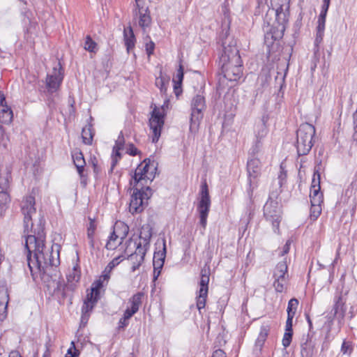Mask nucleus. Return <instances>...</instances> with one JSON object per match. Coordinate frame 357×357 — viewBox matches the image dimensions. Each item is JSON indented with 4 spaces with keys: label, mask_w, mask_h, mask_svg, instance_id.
Segmentation results:
<instances>
[{
    "label": "nucleus",
    "mask_w": 357,
    "mask_h": 357,
    "mask_svg": "<svg viewBox=\"0 0 357 357\" xmlns=\"http://www.w3.org/2000/svg\"><path fill=\"white\" fill-rule=\"evenodd\" d=\"M156 167L150 160H144L136 168L134 175L130 180L132 186H139L142 189L146 188L155 178Z\"/></svg>",
    "instance_id": "20e7f679"
},
{
    "label": "nucleus",
    "mask_w": 357,
    "mask_h": 357,
    "mask_svg": "<svg viewBox=\"0 0 357 357\" xmlns=\"http://www.w3.org/2000/svg\"><path fill=\"white\" fill-rule=\"evenodd\" d=\"M9 357H22L20 354L17 351H12Z\"/></svg>",
    "instance_id": "69168bd1"
},
{
    "label": "nucleus",
    "mask_w": 357,
    "mask_h": 357,
    "mask_svg": "<svg viewBox=\"0 0 357 357\" xmlns=\"http://www.w3.org/2000/svg\"><path fill=\"white\" fill-rule=\"evenodd\" d=\"M147 250L140 246H136L135 248L131 247L128 252H125L128 255V259L132 262V271L135 272L141 266L144 259Z\"/></svg>",
    "instance_id": "f3484780"
},
{
    "label": "nucleus",
    "mask_w": 357,
    "mask_h": 357,
    "mask_svg": "<svg viewBox=\"0 0 357 357\" xmlns=\"http://www.w3.org/2000/svg\"><path fill=\"white\" fill-rule=\"evenodd\" d=\"M293 332L285 331L282 338V345L284 348L288 347L291 342Z\"/></svg>",
    "instance_id": "a18cd8bd"
},
{
    "label": "nucleus",
    "mask_w": 357,
    "mask_h": 357,
    "mask_svg": "<svg viewBox=\"0 0 357 357\" xmlns=\"http://www.w3.org/2000/svg\"><path fill=\"white\" fill-rule=\"evenodd\" d=\"M206 109L205 98L202 95H197L194 97L191 103V128L197 126L203 118V112Z\"/></svg>",
    "instance_id": "ddd939ff"
},
{
    "label": "nucleus",
    "mask_w": 357,
    "mask_h": 357,
    "mask_svg": "<svg viewBox=\"0 0 357 357\" xmlns=\"http://www.w3.org/2000/svg\"><path fill=\"white\" fill-rule=\"evenodd\" d=\"M124 144V139L122 135H119L113 147L112 167L113 168L121 158L120 150L123 149Z\"/></svg>",
    "instance_id": "5701e85b"
},
{
    "label": "nucleus",
    "mask_w": 357,
    "mask_h": 357,
    "mask_svg": "<svg viewBox=\"0 0 357 357\" xmlns=\"http://www.w3.org/2000/svg\"><path fill=\"white\" fill-rule=\"evenodd\" d=\"M320 186H317L310 188V203H322L323 202V194L321 192Z\"/></svg>",
    "instance_id": "7c9ffc66"
},
{
    "label": "nucleus",
    "mask_w": 357,
    "mask_h": 357,
    "mask_svg": "<svg viewBox=\"0 0 357 357\" xmlns=\"http://www.w3.org/2000/svg\"><path fill=\"white\" fill-rule=\"evenodd\" d=\"M137 149L132 144H130L128 149V153L131 155H136L137 154Z\"/></svg>",
    "instance_id": "052dcab7"
},
{
    "label": "nucleus",
    "mask_w": 357,
    "mask_h": 357,
    "mask_svg": "<svg viewBox=\"0 0 357 357\" xmlns=\"http://www.w3.org/2000/svg\"><path fill=\"white\" fill-rule=\"evenodd\" d=\"M298 305V301L296 298H291L289 300L287 306V316L294 317L295 316L297 307Z\"/></svg>",
    "instance_id": "58836bf2"
},
{
    "label": "nucleus",
    "mask_w": 357,
    "mask_h": 357,
    "mask_svg": "<svg viewBox=\"0 0 357 357\" xmlns=\"http://www.w3.org/2000/svg\"><path fill=\"white\" fill-rule=\"evenodd\" d=\"M96 227L94 223L93 222H90V225L87 229V235L89 238L91 240V245L93 246V234L95 231Z\"/></svg>",
    "instance_id": "09e8293b"
},
{
    "label": "nucleus",
    "mask_w": 357,
    "mask_h": 357,
    "mask_svg": "<svg viewBox=\"0 0 357 357\" xmlns=\"http://www.w3.org/2000/svg\"><path fill=\"white\" fill-rule=\"evenodd\" d=\"M289 2L287 5H280L275 9V17L277 23L278 24V33H272V38L274 40L279 39L282 37L283 33L285 30V24L288 22Z\"/></svg>",
    "instance_id": "4468645a"
},
{
    "label": "nucleus",
    "mask_w": 357,
    "mask_h": 357,
    "mask_svg": "<svg viewBox=\"0 0 357 357\" xmlns=\"http://www.w3.org/2000/svg\"><path fill=\"white\" fill-rule=\"evenodd\" d=\"M132 317V314L127 316V311L126 310L123 314V317L120 319L119 321V327L123 328L128 325V320Z\"/></svg>",
    "instance_id": "49530a36"
},
{
    "label": "nucleus",
    "mask_w": 357,
    "mask_h": 357,
    "mask_svg": "<svg viewBox=\"0 0 357 357\" xmlns=\"http://www.w3.org/2000/svg\"><path fill=\"white\" fill-rule=\"evenodd\" d=\"M63 79V72L61 63L57 62L53 67L52 71L47 75L45 84L47 92L53 93L56 92Z\"/></svg>",
    "instance_id": "9b49d317"
},
{
    "label": "nucleus",
    "mask_w": 357,
    "mask_h": 357,
    "mask_svg": "<svg viewBox=\"0 0 357 357\" xmlns=\"http://www.w3.org/2000/svg\"><path fill=\"white\" fill-rule=\"evenodd\" d=\"M96 303H92L91 301H84L83 305L82 307V317H81V322L82 324H86L89 318L90 317V313L93 310Z\"/></svg>",
    "instance_id": "cd10ccee"
},
{
    "label": "nucleus",
    "mask_w": 357,
    "mask_h": 357,
    "mask_svg": "<svg viewBox=\"0 0 357 357\" xmlns=\"http://www.w3.org/2000/svg\"><path fill=\"white\" fill-rule=\"evenodd\" d=\"M324 34V31L317 30L316 38H315V43L317 45L322 41Z\"/></svg>",
    "instance_id": "4d7b16f0"
},
{
    "label": "nucleus",
    "mask_w": 357,
    "mask_h": 357,
    "mask_svg": "<svg viewBox=\"0 0 357 357\" xmlns=\"http://www.w3.org/2000/svg\"><path fill=\"white\" fill-rule=\"evenodd\" d=\"M321 213V203H311L310 208V219L315 220L318 218Z\"/></svg>",
    "instance_id": "c9c22d12"
},
{
    "label": "nucleus",
    "mask_w": 357,
    "mask_h": 357,
    "mask_svg": "<svg viewBox=\"0 0 357 357\" xmlns=\"http://www.w3.org/2000/svg\"><path fill=\"white\" fill-rule=\"evenodd\" d=\"M10 202L8 190H0V215L7 208V204Z\"/></svg>",
    "instance_id": "f704fd0d"
},
{
    "label": "nucleus",
    "mask_w": 357,
    "mask_h": 357,
    "mask_svg": "<svg viewBox=\"0 0 357 357\" xmlns=\"http://www.w3.org/2000/svg\"><path fill=\"white\" fill-rule=\"evenodd\" d=\"M137 10L135 11V15L139 17V25L145 31L146 29L149 27L151 24L150 11L148 7H142Z\"/></svg>",
    "instance_id": "6ab92c4d"
},
{
    "label": "nucleus",
    "mask_w": 357,
    "mask_h": 357,
    "mask_svg": "<svg viewBox=\"0 0 357 357\" xmlns=\"http://www.w3.org/2000/svg\"><path fill=\"white\" fill-rule=\"evenodd\" d=\"M4 137V130L3 127L0 125V143L3 141Z\"/></svg>",
    "instance_id": "0e129e2a"
},
{
    "label": "nucleus",
    "mask_w": 357,
    "mask_h": 357,
    "mask_svg": "<svg viewBox=\"0 0 357 357\" xmlns=\"http://www.w3.org/2000/svg\"><path fill=\"white\" fill-rule=\"evenodd\" d=\"M152 236V229L149 225H144L140 230L139 234V241L137 242L133 239L130 238L127 242V246L126 248V252H128L131 247L135 248L136 246L142 247L148 250L149 247V241Z\"/></svg>",
    "instance_id": "dca6fc26"
},
{
    "label": "nucleus",
    "mask_w": 357,
    "mask_h": 357,
    "mask_svg": "<svg viewBox=\"0 0 357 357\" xmlns=\"http://www.w3.org/2000/svg\"><path fill=\"white\" fill-rule=\"evenodd\" d=\"M280 208L277 202L268 200L264 206V215L266 219L272 223L273 230L278 232L281 219Z\"/></svg>",
    "instance_id": "9d476101"
},
{
    "label": "nucleus",
    "mask_w": 357,
    "mask_h": 357,
    "mask_svg": "<svg viewBox=\"0 0 357 357\" xmlns=\"http://www.w3.org/2000/svg\"><path fill=\"white\" fill-rule=\"evenodd\" d=\"M334 311L335 314H337L340 312H344L345 311L344 309V301L342 300V296L341 294L336 296L334 299Z\"/></svg>",
    "instance_id": "e433bc0d"
},
{
    "label": "nucleus",
    "mask_w": 357,
    "mask_h": 357,
    "mask_svg": "<svg viewBox=\"0 0 357 357\" xmlns=\"http://www.w3.org/2000/svg\"><path fill=\"white\" fill-rule=\"evenodd\" d=\"M291 240H288L285 245H284L283 248H282V251L281 252V255L283 256L285 254L288 253L289 251V248H290V245H291Z\"/></svg>",
    "instance_id": "13d9d810"
},
{
    "label": "nucleus",
    "mask_w": 357,
    "mask_h": 357,
    "mask_svg": "<svg viewBox=\"0 0 357 357\" xmlns=\"http://www.w3.org/2000/svg\"><path fill=\"white\" fill-rule=\"evenodd\" d=\"M326 14H327V12H324V11L321 10V13L319 14V18L326 19Z\"/></svg>",
    "instance_id": "338daca9"
},
{
    "label": "nucleus",
    "mask_w": 357,
    "mask_h": 357,
    "mask_svg": "<svg viewBox=\"0 0 357 357\" xmlns=\"http://www.w3.org/2000/svg\"><path fill=\"white\" fill-rule=\"evenodd\" d=\"M155 245L158 246L159 248H162V250L154 252L153 260L154 280H156L160 275L161 270L164 265L166 257V241L164 238L161 241H158Z\"/></svg>",
    "instance_id": "2eb2a0df"
},
{
    "label": "nucleus",
    "mask_w": 357,
    "mask_h": 357,
    "mask_svg": "<svg viewBox=\"0 0 357 357\" xmlns=\"http://www.w3.org/2000/svg\"><path fill=\"white\" fill-rule=\"evenodd\" d=\"M134 191L131 195L129 206V211L132 214L139 213L142 212L145 206L148 204V200L151 197V189L146 186L141 188L139 186H132Z\"/></svg>",
    "instance_id": "39448f33"
},
{
    "label": "nucleus",
    "mask_w": 357,
    "mask_h": 357,
    "mask_svg": "<svg viewBox=\"0 0 357 357\" xmlns=\"http://www.w3.org/2000/svg\"><path fill=\"white\" fill-rule=\"evenodd\" d=\"M13 117V111L6 105V98L3 93L0 91V121L7 122Z\"/></svg>",
    "instance_id": "412c9836"
},
{
    "label": "nucleus",
    "mask_w": 357,
    "mask_h": 357,
    "mask_svg": "<svg viewBox=\"0 0 357 357\" xmlns=\"http://www.w3.org/2000/svg\"><path fill=\"white\" fill-rule=\"evenodd\" d=\"M11 171L6 167L5 169L0 172V190H8L9 188L10 179L11 178Z\"/></svg>",
    "instance_id": "bb28decb"
},
{
    "label": "nucleus",
    "mask_w": 357,
    "mask_h": 357,
    "mask_svg": "<svg viewBox=\"0 0 357 357\" xmlns=\"http://www.w3.org/2000/svg\"><path fill=\"white\" fill-rule=\"evenodd\" d=\"M282 277H287L288 278L287 275V262L285 261H282L279 262L274 271H273V278H282Z\"/></svg>",
    "instance_id": "c756f323"
},
{
    "label": "nucleus",
    "mask_w": 357,
    "mask_h": 357,
    "mask_svg": "<svg viewBox=\"0 0 357 357\" xmlns=\"http://www.w3.org/2000/svg\"><path fill=\"white\" fill-rule=\"evenodd\" d=\"M269 328L266 326H263L261 327V330L255 342V347L259 350L261 349L268 335Z\"/></svg>",
    "instance_id": "c85d7f7f"
},
{
    "label": "nucleus",
    "mask_w": 357,
    "mask_h": 357,
    "mask_svg": "<svg viewBox=\"0 0 357 357\" xmlns=\"http://www.w3.org/2000/svg\"><path fill=\"white\" fill-rule=\"evenodd\" d=\"M79 355V351L75 348L74 342H71V347L68 349L66 357H75Z\"/></svg>",
    "instance_id": "8fccbe9b"
},
{
    "label": "nucleus",
    "mask_w": 357,
    "mask_h": 357,
    "mask_svg": "<svg viewBox=\"0 0 357 357\" xmlns=\"http://www.w3.org/2000/svg\"><path fill=\"white\" fill-rule=\"evenodd\" d=\"M73 162L80 176H83V172L86 165L84 155L82 152H75L73 155Z\"/></svg>",
    "instance_id": "a878e982"
},
{
    "label": "nucleus",
    "mask_w": 357,
    "mask_h": 357,
    "mask_svg": "<svg viewBox=\"0 0 357 357\" xmlns=\"http://www.w3.org/2000/svg\"><path fill=\"white\" fill-rule=\"evenodd\" d=\"M249 188L248 195L250 200L252 199L253 192L258 187L259 178L261 175V162L258 158H252L247 162Z\"/></svg>",
    "instance_id": "6e6552de"
},
{
    "label": "nucleus",
    "mask_w": 357,
    "mask_h": 357,
    "mask_svg": "<svg viewBox=\"0 0 357 357\" xmlns=\"http://www.w3.org/2000/svg\"><path fill=\"white\" fill-rule=\"evenodd\" d=\"M211 357H226V354L222 349H217L213 353Z\"/></svg>",
    "instance_id": "bf43d9fd"
},
{
    "label": "nucleus",
    "mask_w": 357,
    "mask_h": 357,
    "mask_svg": "<svg viewBox=\"0 0 357 357\" xmlns=\"http://www.w3.org/2000/svg\"><path fill=\"white\" fill-rule=\"evenodd\" d=\"M37 23L36 22H30V26L27 29V33L32 35H36L37 30Z\"/></svg>",
    "instance_id": "864d4df0"
},
{
    "label": "nucleus",
    "mask_w": 357,
    "mask_h": 357,
    "mask_svg": "<svg viewBox=\"0 0 357 357\" xmlns=\"http://www.w3.org/2000/svg\"><path fill=\"white\" fill-rule=\"evenodd\" d=\"M84 49L90 52H96L97 51V43L92 40L90 36L86 37Z\"/></svg>",
    "instance_id": "79ce46f5"
},
{
    "label": "nucleus",
    "mask_w": 357,
    "mask_h": 357,
    "mask_svg": "<svg viewBox=\"0 0 357 357\" xmlns=\"http://www.w3.org/2000/svg\"><path fill=\"white\" fill-rule=\"evenodd\" d=\"M99 292L92 291L91 290L89 293H87L86 298L84 301H91L92 303L96 304L99 298Z\"/></svg>",
    "instance_id": "de8ad7c7"
},
{
    "label": "nucleus",
    "mask_w": 357,
    "mask_h": 357,
    "mask_svg": "<svg viewBox=\"0 0 357 357\" xmlns=\"http://www.w3.org/2000/svg\"><path fill=\"white\" fill-rule=\"evenodd\" d=\"M109 278V276L107 275H102L98 280H96L92 283L91 289L92 291H96L100 293V289L103 286V281L107 280Z\"/></svg>",
    "instance_id": "a19ab883"
},
{
    "label": "nucleus",
    "mask_w": 357,
    "mask_h": 357,
    "mask_svg": "<svg viewBox=\"0 0 357 357\" xmlns=\"http://www.w3.org/2000/svg\"><path fill=\"white\" fill-rule=\"evenodd\" d=\"M268 133V129L264 122L261 121L255 125V146L253 148V152L257 153L262 144V139L266 136Z\"/></svg>",
    "instance_id": "a211bd4d"
},
{
    "label": "nucleus",
    "mask_w": 357,
    "mask_h": 357,
    "mask_svg": "<svg viewBox=\"0 0 357 357\" xmlns=\"http://www.w3.org/2000/svg\"><path fill=\"white\" fill-rule=\"evenodd\" d=\"M165 105L161 107L154 106L149 118V127L153 132L152 142L156 143L161 135V130L165 123Z\"/></svg>",
    "instance_id": "423d86ee"
},
{
    "label": "nucleus",
    "mask_w": 357,
    "mask_h": 357,
    "mask_svg": "<svg viewBox=\"0 0 357 357\" xmlns=\"http://www.w3.org/2000/svg\"><path fill=\"white\" fill-rule=\"evenodd\" d=\"M81 271L79 266L76 264L73 268V272L68 275V280L70 282H77L79 280Z\"/></svg>",
    "instance_id": "4c0bfd02"
},
{
    "label": "nucleus",
    "mask_w": 357,
    "mask_h": 357,
    "mask_svg": "<svg viewBox=\"0 0 357 357\" xmlns=\"http://www.w3.org/2000/svg\"><path fill=\"white\" fill-rule=\"evenodd\" d=\"M90 163L92 165L93 168L98 166V160L95 157L91 158Z\"/></svg>",
    "instance_id": "680f3d73"
},
{
    "label": "nucleus",
    "mask_w": 357,
    "mask_h": 357,
    "mask_svg": "<svg viewBox=\"0 0 357 357\" xmlns=\"http://www.w3.org/2000/svg\"><path fill=\"white\" fill-rule=\"evenodd\" d=\"M154 49L155 43L152 40L146 43V51L149 56L153 54Z\"/></svg>",
    "instance_id": "603ef678"
},
{
    "label": "nucleus",
    "mask_w": 357,
    "mask_h": 357,
    "mask_svg": "<svg viewBox=\"0 0 357 357\" xmlns=\"http://www.w3.org/2000/svg\"><path fill=\"white\" fill-rule=\"evenodd\" d=\"M315 128L307 123L300 126L296 133V149L299 156L309 153L314 144Z\"/></svg>",
    "instance_id": "7ed1b4c3"
},
{
    "label": "nucleus",
    "mask_w": 357,
    "mask_h": 357,
    "mask_svg": "<svg viewBox=\"0 0 357 357\" xmlns=\"http://www.w3.org/2000/svg\"><path fill=\"white\" fill-rule=\"evenodd\" d=\"M9 295L8 289L6 287H0V306L3 305L4 308L6 309L8 303Z\"/></svg>",
    "instance_id": "ea45409f"
},
{
    "label": "nucleus",
    "mask_w": 357,
    "mask_h": 357,
    "mask_svg": "<svg viewBox=\"0 0 357 357\" xmlns=\"http://www.w3.org/2000/svg\"><path fill=\"white\" fill-rule=\"evenodd\" d=\"M121 261V257H115L109 263L107 268H109L111 270L116 266Z\"/></svg>",
    "instance_id": "5fc2aeb1"
},
{
    "label": "nucleus",
    "mask_w": 357,
    "mask_h": 357,
    "mask_svg": "<svg viewBox=\"0 0 357 357\" xmlns=\"http://www.w3.org/2000/svg\"><path fill=\"white\" fill-rule=\"evenodd\" d=\"M143 297L144 293L137 292L129 299L128 304L130 306L126 310L127 311V316L130 314L133 315L139 310Z\"/></svg>",
    "instance_id": "aec40b11"
},
{
    "label": "nucleus",
    "mask_w": 357,
    "mask_h": 357,
    "mask_svg": "<svg viewBox=\"0 0 357 357\" xmlns=\"http://www.w3.org/2000/svg\"><path fill=\"white\" fill-rule=\"evenodd\" d=\"M93 133L92 132L91 126L83 128L82 131V141L85 144L91 145L93 142Z\"/></svg>",
    "instance_id": "2f4dec72"
},
{
    "label": "nucleus",
    "mask_w": 357,
    "mask_h": 357,
    "mask_svg": "<svg viewBox=\"0 0 357 357\" xmlns=\"http://www.w3.org/2000/svg\"><path fill=\"white\" fill-rule=\"evenodd\" d=\"M26 205H24V211L26 210V214L24 215V221L26 220H31L33 214L36 213L35 208V197L33 196H29L26 199Z\"/></svg>",
    "instance_id": "393cba45"
},
{
    "label": "nucleus",
    "mask_w": 357,
    "mask_h": 357,
    "mask_svg": "<svg viewBox=\"0 0 357 357\" xmlns=\"http://www.w3.org/2000/svg\"><path fill=\"white\" fill-rule=\"evenodd\" d=\"M135 7L136 9L141 8L142 7H144L142 0H135Z\"/></svg>",
    "instance_id": "e2e57ef3"
},
{
    "label": "nucleus",
    "mask_w": 357,
    "mask_h": 357,
    "mask_svg": "<svg viewBox=\"0 0 357 357\" xmlns=\"http://www.w3.org/2000/svg\"><path fill=\"white\" fill-rule=\"evenodd\" d=\"M124 42L128 52L132 50L135 47L136 39L131 26L125 29L123 31Z\"/></svg>",
    "instance_id": "b1692460"
},
{
    "label": "nucleus",
    "mask_w": 357,
    "mask_h": 357,
    "mask_svg": "<svg viewBox=\"0 0 357 357\" xmlns=\"http://www.w3.org/2000/svg\"><path fill=\"white\" fill-rule=\"evenodd\" d=\"M288 278H274L273 286L277 292H283L287 284Z\"/></svg>",
    "instance_id": "473e14b6"
},
{
    "label": "nucleus",
    "mask_w": 357,
    "mask_h": 357,
    "mask_svg": "<svg viewBox=\"0 0 357 357\" xmlns=\"http://www.w3.org/2000/svg\"><path fill=\"white\" fill-rule=\"evenodd\" d=\"M223 51L220 57L224 77L229 81L238 80L243 75V66L236 43L227 39L222 44Z\"/></svg>",
    "instance_id": "f03ea898"
},
{
    "label": "nucleus",
    "mask_w": 357,
    "mask_h": 357,
    "mask_svg": "<svg viewBox=\"0 0 357 357\" xmlns=\"http://www.w3.org/2000/svg\"><path fill=\"white\" fill-rule=\"evenodd\" d=\"M43 243L38 240L34 235H29L26 238L24 248L26 250V260L29 268L33 279L40 272L41 259H44L45 264L56 266L59 264V254L56 251L54 252H43Z\"/></svg>",
    "instance_id": "f257e3e1"
},
{
    "label": "nucleus",
    "mask_w": 357,
    "mask_h": 357,
    "mask_svg": "<svg viewBox=\"0 0 357 357\" xmlns=\"http://www.w3.org/2000/svg\"><path fill=\"white\" fill-rule=\"evenodd\" d=\"M353 351V345L351 342L344 341L341 347V352L343 354L350 356Z\"/></svg>",
    "instance_id": "37998d69"
},
{
    "label": "nucleus",
    "mask_w": 357,
    "mask_h": 357,
    "mask_svg": "<svg viewBox=\"0 0 357 357\" xmlns=\"http://www.w3.org/2000/svg\"><path fill=\"white\" fill-rule=\"evenodd\" d=\"M169 82V77H164L160 72V76L155 79V85L158 88L160 89L161 93H165L167 89Z\"/></svg>",
    "instance_id": "72a5a7b5"
},
{
    "label": "nucleus",
    "mask_w": 357,
    "mask_h": 357,
    "mask_svg": "<svg viewBox=\"0 0 357 357\" xmlns=\"http://www.w3.org/2000/svg\"><path fill=\"white\" fill-rule=\"evenodd\" d=\"M301 355L303 357H312L313 355V348L310 344L305 343L302 345Z\"/></svg>",
    "instance_id": "c03bdc74"
},
{
    "label": "nucleus",
    "mask_w": 357,
    "mask_h": 357,
    "mask_svg": "<svg viewBox=\"0 0 357 357\" xmlns=\"http://www.w3.org/2000/svg\"><path fill=\"white\" fill-rule=\"evenodd\" d=\"M211 206V199L208 192V185L204 181L201 185L199 199L197 205V211L199 214V223L204 229L207 223V218Z\"/></svg>",
    "instance_id": "0eeeda50"
},
{
    "label": "nucleus",
    "mask_w": 357,
    "mask_h": 357,
    "mask_svg": "<svg viewBox=\"0 0 357 357\" xmlns=\"http://www.w3.org/2000/svg\"><path fill=\"white\" fill-rule=\"evenodd\" d=\"M183 79V67L181 63L179 64L176 74L173 77L174 90L176 96H178L182 92L181 84Z\"/></svg>",
    "instance_id": "4be33fe9"
},
{
    "label": "nucleus",
    "mask_w": 357,
    "mask_h": 357,
    "mask_svg": "<svg viewBox=\"0 0 357 357\" xmlns=\"http://www.w3.org/2000/svg\"><path fill=\"white\" fill-rule=\"evenodd\" d=\"M129 232L128 226L123 222H116L106 243L107 250H114L120 245Z\"/></svg>",
    "instance_id": "1a4fd4ad"
},
{
    "label": "nucleus",
    "mask_w": 357,
    "mask_h": 357,
    "mask_svg": "<svg viewBox=\"0 0 357 357\" xmlns=\"http://www.w3.org/2000/svg\"><path fill=\"white\" fill-rule=\"evenodd\" d=\"M209 270L204 268L201 271V278L199 281V289L196 297L197 307L201 313V310L204 309L206 305V298L208 291L209 282Z\"/></svg>",
    "instance_id": "f8f14e48"
},
{
    "label": "nucleus",
    "mask_w": 357,
    "mask_h": 357,
    "mask_svg": "<svg viewBox=\"0 0 357 357\" xmlns=\"http://www.w3.org/2000/svg\"><path fill=\"white\" fill-rule=\"evenodd\" d=\"M325 25L324 24H317V30L324 31Z\"/></svg>",
    "instance_id": "774afa93"
},
{
    "label": "nucleus",
    "mask_w": 357,
    "mask_h": 357,
    "mask_svg": "<svg viewBox=\"0 0 357 357\" xmlns=\"http://www.w3.org/2000/svg\"><path fill=\"white\" fill-rule=\"evenodd\" d=\"M294 317H288L286 321L285 331L293 332L292 330V322Z\"/></svg>",
    "instance_id": "6e6d98bb"
},
{
    "label": "nucleus",
    "mask_w": 357,
    "mask_h": 357,
    "mask_svg": "<svg viewBox=\"0 0 357 357\" xmlns=\"http://www.w3.org/2000/svg\"><path fill=\"white\" fill-rule=\"evenodd\" d=\"M317 186H320V174L318 172L314 173L311 188Z\"/></svg>",
    "instance_id": "3c124183"
}]
</instances>
